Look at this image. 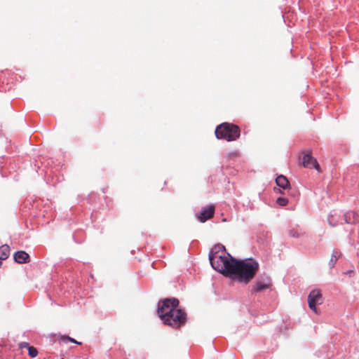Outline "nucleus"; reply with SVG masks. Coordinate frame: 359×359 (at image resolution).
I'll use <instances>...</instances> for the list:
<instances>
[{"label": "nucleus", "instance_id": "39448f33", "mask_svg": "<svg viewBox=\"0 0 359 359\" xmlns=\"http://www.w3.org/2000/svg\"><path fill=\"white\" fill-rule=\"evenodd\" d=\"M323 302V297L321 291L319 290H313L308 296V304L309 308L317 313L316 306L321 304Z\"/></svg>", "mask_w": 359, "mask_h": 359}, {"label": "nucleus", "instance_id": "dca6fc26", "mask_svg": "<svg viewBox=\"0 0 359 359\" xmlns=\"http://www.w3.org/2000/svg\"><path fill=\"white\" fill-rule=\"evenodd\" d=\"M61 339L65 341V340H69V341L72 342V343H74V344H81V342H79L77 341L76 340H75L73 338H71L70 337H68V336H62L61 337Z\"/></svg>", "mask_w": 359, "mask_h": 359}, {"label": "nucleus", "instance_id": "20e7f679", "mask_svg": "<svg viewBox=\"0 0 359 359\" xmlns=\"http://www.w3.org/2000/svg\"><path fill=\"white\" fill-rule=\"evenodd\" d=\"M240 128L238 126L223 123L215 130V135L218 139H224L228 142L234 141L240 137Z\"/></svg>", "mask_w": 359, "mask_h": 359}, {"label": "nucleus", "instance_id": "1a4fd4ad", "mask_svg": "<svg viewBox=\"0 0 359 359\" xmlns=\"http://www.w3.org/2000/svg\"><path fill=\"white\" fill-rule=\"evenodd\" d=\"M14 259L19 264L27 263L29 262V255L25 251H18L14 254Z\"/></svg>", "mask_w": 359, "mask_h": 359}, {"label": "nucleus", "instance_id": "f8f14e48", "mask_svg": "<svg viewBox=\"0 0 359 359\" xmlns=\"http://www.w3.org/2000/svg\"><path fill=\"white\" fill-rule=\"evenodd\" d=\"M341 255V254L340 252H339L337 250L333 251L331 258H330V262H329V265L330 267H334L336 262L340 257Z\"/></svg>", "mask_w": 359, "mask_h": 359}, {"label": "nucleus", "instance_id": "2eb2a0df", "mask_svg": "<svg viewBox=\"0 0 359 359\" xmlns=\"http://www.w3.org/2000/svg\"><path fill=\"white\" fill-rule=\"evenodd\" d=\"M277 203L280 206H285L287 204L288 200L286 198L279 197L276 200Z\"/></svg>", "mask_w": 359, "mask_h": 359}, {"label": "nucleus", "instance_id": "f03ea898", "mask_svg": "<svg viewBox=\"0 0 359 359\" xmlns=\"http://www.w3.org/2000/svg\"><path fill=\"white\" fill-rule=\"evenodd\" d=\"M258 269L259 264L255 260L237 261L236 259L229 276L240 283H248L255 277Z\"/></svg>", "mask_w": 359, "mask_h": 359}, {"label": "nucleus", "instance_id": "f257e3e1", "mask_svg": "<svg viewBox=\"0 0 359 359\" xmlns=\"http://www.w3.org/2000/svg\"><path fill=\"white\" fill-rule=\"evenodd\" d=\"M179 301L175 298L165 299L158 308V314L163 323L174 328L180 327L186 323L187 315L178 309Z\"/></svg>", "mask_w": 359, "mask_h": 359}, {"label": "nucleus", "instance_id": "423d86ee", "mask_svg": "<svg viewBox=\"0 0 359 359\" xmlns=\"http://www.w3.org/2000/svg\"><path fill=\"white\" fill-rule=\"evenodd\" d=\"M302 161L304 168H315L318 171H320V165L317 160L311 156V151H304Z\"/></svg>", "mask_w": 359, "mask_h": 359}, {"label": "nucleus", "instance_id": "f3484780", "mask_svg": "<svg viewBox=\"0 0 359 359\" xmlns=\"http://www.w3.org/2000/svg\"><path fill=\"white\" fill-rule=\"evenodd\" d=\"M19 347L20 348H26V347H29V344L27 343V342H21L20 344H19Z\"/></svg>", "mask_w": 359, "mask_h": 359}, {"label": "nucleus", "instance_id": "4468645a", "mask_svg": "<svg viewBox=\"0 0 359 359\" xmlns=\"http://www.w3.org/2000/svg\"><path fill=\"white\" fill-rule=\"evenodd\" d=\"M28 353L30 357L34 358L37 355L38 351L34 346H29L28 347Z\"/></svg>", "mask_w": 359, "mask_h": 359}, {"label": "nucleus", "instance_id": "7ed1b4c3", "mask_svg": "<svg viewBox=\"0 0 359 359\" xmlns=\"http://www.w3.org/2000/svg\"><path fill=\"white\" fill-rule=\"evenodd\" d=\"M209 259L212 268L224 276H230L236 259H229L226 256H222L217 253L209 255Z\"/></svg>", "mask_w": 359, "mask_h": 359}, {"label": "nucleus", "instance_id": "9d476101", "mask_svg": "<svg viewBox=\"0 0 359 359\" xmlns=\"http://www.w3.org/2000/svg\"><path fill=\"white\" fill-rule=\"evenodd\" d=\"M276 183L279 187L284 190L290 189V184L287 178L284 175H280L278 176L276 179Z\"/></svg>", "mask_w": 359, "mask_h": 359}, {"label": "nucleus", "instance_id": "0eeeda50", "mask_svg": "<svg viewBox=\"0 0 359 359\" xmlns=\"http://www.w3.org/2000/svg\"><path fill=\"white\" fill-rule=\"evenodd\" d=\"M215 208L211 205L202 209L198 218L201 222H205L209 219L213 217Z\"/></svg>", "mask_w": 359, "mask_h": 359}, {"label": "nucleus", "instance_id": "9b49d317", "mask_svg": "<svg viewBox=\"0 0 359 359\" xmlns=\"http://www.w3.org/2000/svg\"><path fill=\"white\" fill-rule=\"evenodd\" d=\"M344 219L348 224H355L358 221V215L354 211H348L344 215Z\"/></svg>", "mask_w": 359, "mask_h": 359}, {"label": "nucleus", "instance_id": "ddd939ff", "mask_svg": "<svg viewBox=\"0 0 359 359\" xmlns=\"http://www.w3.org/2000/svg\"><path fill=\"white\" fill-rule=\"evenodd\" d=\"M289 233L293 238H299L303 235V232L297 229H291Z\"/></svg>", "mask_w": 359, "mask_h": 359}, {"label": "nucleus", "instance_id": "6e6552de", "mask_svg": "<svg viewBox=\"0 0 359 359\" xmlns=\"http://www.w3.org/2000/svg\"><path fill=\"white\" fill-rule=\"evenodd\" d=\"M271 283V280L266 278L264 280L257 281L253 286L252 290L255 292H260L270 287Z\"/></svg>", "mask_w": 359, "mask_h": 359}]
</instances>
